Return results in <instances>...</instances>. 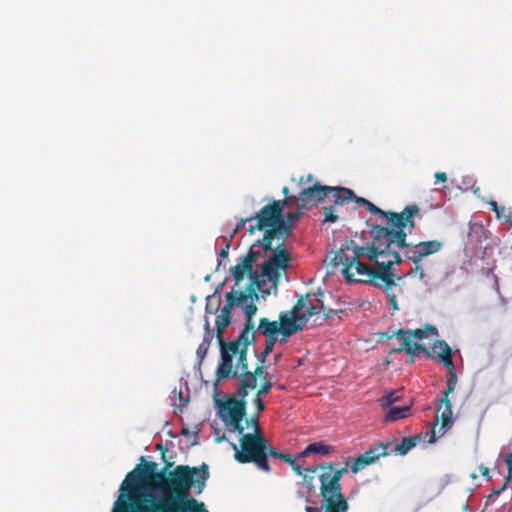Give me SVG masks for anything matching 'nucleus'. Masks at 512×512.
<instances>
[{"instance_id":"obj_55","label":"nucleus","mask_w":512,"mask_h":512,"mask_svg":"<svg viewBox=\"0 0 512 512\" xmlns=\"http://www.w3.org/2000/svg\"><path fill=\"white\" fill-rule=\"evenodd\" d=\"M305 510L306 512H321L318 508L311 506H306Z\"/></svg>"},{"instance_id":"obj_45","label":"nucleus","mask_w":512,"mask_h":512,"mask_svg":"<svg viewBox=\"0 0 512 512\" xmlns=\"http://www.w3.org/2000/svg\"><path fill=\"white\" fill-rule=\"evenodd\" d=\"M507 484H508V483H506V481H505L502 487H500L499 489H494V490L492 491V493L489 495V497H488V498L490 499V498H493V497H497V496H499V495L501 494V492H502V491H504V490L506 489Z\"/></svg>"},{"instance_id":"obj_16","label":"nucleus","mask_w":512,"mask_h":512,"mask_svg":"<svg viewBox=\"0 0 512 512\" xmlns=\"http://www.w3.org/2000/svg\"><path fill=\"white\" fill-rule=\"evenodd\" d=\"M327 190L328 186H323L315 182L310 186H304L302 188L298 194V200L308 208V206L316 205L327 198Z\"/></svg>"},{"instance_id":"obj_22","label":"nucleus","mask_w":512,"mask_h":512,"mask_svg":"<svg viewBox=\"0 0 512 512\" xmlns=\"http://www.w3.org/2000/svg\"><path fill=\"white\" fill-rule=\"evenodd\" d=\"M334 451V447L324 442H314L306 446V448L301 452L302 457L309 456L311 454H320V455H328Z\"/></svg>"},{"instance_id":"obj_5","label":"nucleus","mask_w":512,"mask_h":512,"mask_svg":"<svg viewBox=\"0 0 512 512\" xmlns=\"http://www.w3.org/2000/svg\"><path fill=\"white\" fill-rule=\"evenodd\" d=\"M240 435L239 445L230 442L234 451V458L237 462L246 464L254 463L256 467L264 472H270L271 468L265 458L266 438L262 433H244Z\"/></svg>"},{"instance_id":"obj_3","label":"nucleus","mask_w":512,"mask_h":512,"mask_svg":"<svg viewBox=\"0 0 512 512\" xmlns=\"http://www.w3.org/2000/svg\"><path fill=\"white\" fill-rule=\"evenodd\" d=\"M261 257V252L255 251L252 248L247 254L242 256L239 263L232 268V274L236 284L244 279V276L248 274L251 277L252 286L256 285V288L262 293H269L268 290H264L266 284L265 280L260 279L266 277L271 282L272 288L276 289L280 280L281 274L287 270L292 261V257L285 244L279 243L273 250V254L269 257L261 266V273L258 275L257 272L253 273V263ZM254 289V287H252Z\"/></svg>"},{"instance_id":"obj_43","label":"nucleus","mask_w":512,"mask_h":512,"mask_svg":"<svg viewBox=\"0 0 512 512\" xmlns=\"http://www.w3.org/2000/svg\"><path fill=\"white\" fill-rule=\"evenodd\" d=\"M282 207L285 205V206H292L295 202H298L299 203V200H298V196H294V195H291V196H287L286 199L282 200Z\"/></svg>"},{"instance_id":"obj_39","label":"nucleus","mask_w":512,"mask_h":512,"mask_svg":"<svg viewBox=\"0 0 512 512\" xmlns=\"http://www.w3.org/2000/svg\"><path fill=\"white\" fill-rule=\"evenodd\" d=\"M436 428H437V423H436V422H434V423H432V424H431V428H430V430L426 433V435H429V439H428V441H427V442H428V443H430V444L434 443V442L436 441V439H437V436H436V434H437Z\"/></svg>"},{"instance_id":"obj_58","label":"nucleus","mask_w":512,"mask_h":512,"mask_svg":"<svg viewBox=\"0 0 512 512\" xmlns=\"http://www.w3.org/2000/svg\"><path fill=\"white\" fill-rule=\"evenodd\" d=\"M282 193H283L285 196H288V193H289V189H288V187H284V188L282 189Z\"/></svg>"},{"instance_id":"obj_28","label":"nucleus","mask_w":512,"mask_h":512,"mask_svg":"<svg viewBox=\"0 0 512 512\" xmlns=\"http://www.w3.org/2000/svg\"><path fill=\"white\" fill-rule=\"evenodd\" d=\"M277 341H278V338H274V337L266 339L265 347H264L263 352L261 353V358H260L261 365L265 362L267 356L270 353H272Z\"/></svg>"},{"instance_id":"obj_41","label":"nucleus","mask_w":512,"mask_h":512,"mask_svg":"<svg viewBox=\"0 0 512 512\" xmlns=\"http://www.w3.org/2000/svg\"><path fill=\"white\" fill-rule=\"evenodd\" d=\"M321 311H323L324 317L326 320L334 317L337 314V311L331 308H326L321 302Z\"/></svg>"},{"instance_id":"obj_2","label":"nucleus","mask_w":512,"mask_h":512,"mask_svg":"<svg viewBox=\"0 0 512 512\" xmlns=\"http://www.w3.org/2000/svg\"><path fill=\"white\" fill-rule=\"evenodd\" d=\"M407 227H385L373 225L372 240L358 245L354 240L346 241L335 253L334 265H342L347 282L369 283L390 291L395 283L394 264H401L402 257L396 248L403 250L407 239Z\"/></svg>"},{"instance_id":"obj_10","label":"nucleus","mask_w":512,"mask_h":512,"mask_svg":"<svg viewBox=\"0 0 512 512\" xmlns=\"http://www.w3.org/2000/svg\"><path fill=\"white\" fill-rule=\"evenodd\" d=\"M247 403L244 398H228L219 405V415L230 431L242 434L244 427L242 421L246 416Z\"/></svg>"},{"instance_id":"obj_57","label":"nucleus","mask_w":512,"mask_h":512,"mask_svg":"<svg viewBox=\"0 0 512 512\" xmlns=\"http://www.w3.org/2000/svg\"><path fill=\"white\" fill-rule=\"evenodd\" d=\"M290 336H281L279 342L280 343H286L287 342V339L289 338Z\"/></svg>"},{"instance_id":"obj_40","label":"nucleus","mask_w":512,"mask_h":512,"mask_svg":"<svg viewBox=\"0 0 512 512\" xmlns=\"http://www.w3.org/2000/svg\"><path fill=\"white\" fill-rule=\"evenodd\" d=\"M387 298H388V303L390 304L392 310L393 311L399 310L396 295L394 293H388Z\"/></svg>"},{"instance_id":"obj_31","label":"nucleus","mask_w":512,"mask_h":512,"mask_svg":"<svg viewBox=\"0 0 512 512\" xmlns=\"http://www.w3.org/2000/svg\"><path fill=\"white\" fill-rule=\"evenodd\" d=\"M320 311H321V305L320 306L310 305L309 307H307V309L301 315V320L303 321V324L305 325V323L309 320V318L318 314Z\"/></svg>"},{"instance_id":"obj_37","label":"nucleus","mask_w":512,"mask_h":512,"mask_svg":"<svg viewBox=\"0 0 512 512\" xmlns=\"http://www.w3.org/2000/svg\"><path fill=\"white\" fill-rule=\"evenodd\" d=\"M505 463L508 468V475L506 478V483H509L512 479V452L506 455L505 457Z\"/></svg>"},{"instance_id":"obj_9","label":"nucleus","mask_w":512,"mask_h":512,"mask_svg":"<svg viewBox=\"0 0 512 512\" xmlns=\"http://www.w3.org/2000/svg\"><path fill=\"white\" fill-rule=\"evenodd\" d=\"M247 290V293L243 291H231L225 294L226 304L221 309L220 314L217 315L215 321L216 334L220 347L227 343L223 340V332L225 328H227L231 323L230 314L233 307L246 303L248 298H251L252 300L258 299V294L256 293L255 289L252 288V284L248 285Z\"/></svg>"},{"instance_id":"obj_38","label":"nucleus","mask_w":512,"mask_h":512,"mask_svg":"<svg viewBox=\"0 0 512 512\" xmlns=\"http://www.w3.org/2000/svg\"><path fill=\"white\" fill-rule=\"evenodd\" d=\"M261 396H262L261 394L256 393V395L253 399V404L255 405L256 411L258 413L264 411V409H265V404H264Z\"/></svg>"},{"instance_id":"obj_63","label":"nucleus","mask_w":512,"mask_h":512,"mask_svg":"<svg viewBox=\"0 0 512 512\" xmlns=\"http://www.w3.org/2000/svg\"><path fill=\"white\" fill-rule=\"evenodd\" d=\"M172 465H173V463H168V462H166V467H170V466H172Z\"/></svg>"},{"instance_id":"obj_27","label":"nucleus","mask_w":512,"mask_h":512,"mask_svg":"<svg viewBox=\"0 0 512 512\" xmlns=\"http://www.w3.org/2000/svg\"><path fill=\"white\" fill-rule=\"evenodd\" d=\"M268 457H272V458H275V459H280V460H282L284 462L290 461V454L282 453L278 449L268 445V443L266 442V445H265V458L268 460Z\"/></svg>"},{"instance_id":"obj_50","label":"nucleus","mask_w":512,"mask_h":512,"mask_svg":"<svg viewBox=\"0 0 512 512\" xmlns=\"http://www.w3.org/2000/svg\"><path fill=\"white\" fill-rule=\"evenodd\" d=\"M505 212H506L505 207H504V206H500V205H499L498 209H497L494 213H495L496 217H497L498 219H500V218H502V217H503V215H504V213H505Z\"/></svg>"},{"instance_id":"obj_4","label":"nucleus","mask_w":512,"mask_h":512,"mask_svg":"<svg viewBox=\"0 0 512 512\" xmlns=\"http://www.w3.org/2000/svg\"><path fill=\"white\" fill-rule=\"evenodd\" d=\"M252 218L256 223L249 225V234H253L256 230H264L262 239L256 240L253 246L262 247L265 253L274 250L272 244L275 238L280 236L281 243L284 244L283 240L291 234L292 226L283 218V207L280 201L264 206Z\"/></svg>"},{"instance_id":"obj_33","label":"nucleus","mask_w":512,"mask_h":512,"mask_svg":"<svg viewBox=\"0 0 512 512\" xmlns=\"http://www.w3.org/2000/svg\"><path fill=\"white\" fill-rule=\"evenodd\" d=\"M324 220L323 222H335L338 219L334 209L332 207H323Z\"/></svg>"},{"instance_id":"obj_8","label":"nucleus","mask_w":512,"mask_h":512,"mask_svg":"<svg viewBox=\"0 0 512 512\" xmlns=\"http://www.w3.org/2000/svg\"><path fill=\"white\" fill-rule=\"evenodd\" d=\"M437 334V328L432 325H426L424 329L396 330L390 336H388V338L397 337L401 340V344L399 347L393 348L391 350V354L405 351L409 356H411V363H413L414 355L416 352H422L426 355H430V351L423 345L414 343L412 339L414 338L416 340H423L428 336H436Z\"/></svg>"},{"instance_id":"obj_42","label":"nucleus","mask_w":512,"mask_h":512,"mask_svg":"<svg viewBox=\"0 0 512 512\" xmlns=\"http://www.w3.org/2000/svg\"><path fill=\"white\" fill-rule=\"evenodd\" d=\"M418 274L421 279L424 278L425 274L421 266L419 264L415 265V267L411 268L407 275L412 276Z\"/></svg>"},{"instance_id":"obj_29","label":"nucleus","mask_w":512,"mask_h":512,"mask_svg":"<svg viewBox=\"0 0 512 512\" xmlns=\"http://www.w3.org/2000/svg\"><path fill=\"white\" fill-rule=\"evenodd\" d=\"M286 462L290 464L291 468L293 469V471L296 474L303 476L304 478H306V474L304 472H315L317 470V467L303 469L300 465H298L296 463L295 459H293L291 455H290V461H286Z\"/></svg>"},{"instance_id":"obj_20","label":"nucleus","mask_w":512,"mask_h":512,"mask_svg":"<svg viewBox=\"0 0 512 512\" xmlns=\"http://www.w3.org/2000/svg\"><path fill=\"white\" fill-rule=\"evenodd\" d=\"M279 321H270L268 318H261L259 320L258 330L266 338H278L281 335V329H279Z\"/></svg>"},{"instance_id":"obj_24","label":"nucleus","mask_w":512,"mask_h":512,"mask_svg":"<svg viewBox=\"0 0 512 512\" xmlns=\"http://www.w3.org/2000/svg\"><path fill=\"white\" fill-rule=\"evenodd\" d=\"M410 411V406L403 407H391L384 417L385 422L396 421L399 419H403L408 416Z\"/></svg>"},{"instance_id":"obj_47","label":"nucleus","mask_w":512,"mask_h":512,"mask_svg":"<svg viewBox=\"0 0 512 512\" xmlns=\"http://www.w3.org/2000/svg\"><path fill=\"white\" fill-rule=\"evenodd\" d=\"M214 436H215V441H216L217 443H221V442H223V441L228 440V439H227V437H226V435H225V433H222V434L220 435V431H215V432H214Z\"/></svg>"},{"instance_id":"obj_21","label":"nucleus","mask_w":512,"mask_h":512,"mask_svg":"<svg viewBox=\"0 0 512 512\" xmlns=\"http://www.w3.org/2000/svg\"><path fill=\"white\" fill-rule=\"evenodd\" d=\"M332 195L333 202L337 205L343 204L348 200L353 199L354 192L351 189L344 187H330L328 186L327 197Z\"/></svg>"},{"instance_id":"obj_59","label":"nucleus","mask_w":512,"mask_h":512,"mask_svg":"<svg viewBox=\"0 0 512 512\" xmlns=\"http://www.w3.org/2000/svg\"><path fill=\"white\" fill-rule=\"evenodd\" d=\"M182 434L187 435L188 434V430L187 429H183L182 430Z\"/></svg>"},{"instance_id":"obj_46","label":"nucleus","mask_w":512,"mask_h":512,"mask_svg":"<svg viewBox=\"0 0 512 512\" xmlns=\"http://www.w3.org/2000/svg\"><path fill=\"white\" fill-rule=\"evenodd\" d=\"M504 221L507 224L512 225V208H508L503 215Z\"/></svg>"},{"instance_id":"obj_35","label":"nucleus","mask_w":512,"mask_h":512,"mask_svg":"<svg viewBox=\"0 0 512 512\" xmlns=\"http://www.w3.org/2000/svg\"><path fill=\"white\" fill-rule=\"evenodd\" d=\"M247 427L252 428V433H262L258 421V416H253L250 419L246 420Z\"/></svg>"},{"instance_id":"obj_56","label":"nucleus","mask_w":512,"mask_h":512,"mask_svg":"<svg viewBox=\"0 0 512 512\" xmlns=\"http://www.w3.org/2000/svg\"><path fill=\"white\" fill-rule=\"evenodd\" d=\"M211 300H212V297H208V298H207V301H208V302H207V304H206V311H207V312H210V313H212V311H210V310H209V306H210V302H211Z\"/></svg>"},{"instance_id":"obj_17","label":"nucleus","mask_w":512,"mask_h":512,"mask_svg":"<svg viewBox=\"0 0 512 512\" xmlns=\"http://www.w3.org/2000/svg\"><path fill=\"white\" fill-rule=\"evenodd\" d=\"M264 373V368L261 364H259L254 372L243 371L238 372V375L241 376L239 388L237 390V394L244 398L248 395V389H254L257 385V376H261Z\"/></svg>"},{"instance_id":"obj_7","label":"nucleus","mask_w":512,"mask_h":512,"mask_svg":"<svg viewBox=\"0 0 512 512\" xmlns=\"http://www.w3.org/2000/svg\"><path fill=\"white\" fill-rule=\"evenodd\" d=\"M229 344L230 341L220 347L221 362L216 372L218 381L237 376L238 372L248 371L247 350L250 344L239 341L234 350Z\"/></svg>"},{"instance_id":"obj_34","label":"nucleus","mask_w":512,"mask_h":512,"mask_svg":"<svg viewBox=\"0 0 512 512\" xmlns=\"http://www.w3.org/2000/svg\"><path fill=\"white\" fill-rule=\"evenodd\" d=\"M307 209L304 204L298 203L297 210L295 212H290L287 214V220L290 222H293L295 220H298L301 214L303 213V210Z\"/></svg>"},{"instance_id":"obj_26","label":"nucleus","mask_w":512,"mask_h":512,"mask_svg":"<svg viewBox=\"0 0 512 512\" xmlns=\"http://www.w3.org/2000/svg\"><path fill=\"white\" fill-rule=\"evenodd\" d=\"M205 327H206L207 333H206L202 343L198 346L197 351H196L197 356L201 360L205 357V355H206V353L208 351V348L210 346L211 339H212V337L210 335L209 322L208 321L206 322Z\"/></svg>"},{"instance_id":"obj_62","label":"nucleus","mask_w":512,"mask_h":512,"mask_svg":"<svg viewBox=\"0 0 512 512\" xmlns=\"http://www.w3.org/2000/svg\"><path fill=\"white\" fill-rule=\"evenodd\" d=\"M157 449L161 450L162 449V444H158L157 445Z\"/></svg>"},{"instance_id":"obj_48","label":"nucleus","mask_w":512,"mask_h":512,"mask_svg":"<svg viewBox=\"0 0 512 512\" xmlns=\"http://www.w3.org/2000/svg\"><path fill=\"white\" fill-rule=\"evenodd\" d=\"M435 178L439 182H445L447 180V175L445 172H436Z\"/></svg>"},{"instance_id":"obj_6","label":"nucleus","mask_w":512,"mask_h":512,"mask_svg":"<svg viewBox=\"0 0 512 512\" xmlns=\"http://www.w3.org/2000/svg\"><path fill=\"white\" fill-rule=\"evenodd\" d=\"M320 468L326 469L319 476L320 495L325 500L324 512H346L348 504L341 493L340 480L342 475L347 472V469L335 470L332 463L320 466Z\"/></svg>"},{"instance_id":"obj_49","label":"nucleus","mask_w":512,"mask_h":512,"mask_svg":"<svg viewBox=\"0 0 512 512\" xmlns=\"http://www.w3.org/2000/svg\"><path fill=\"white\" fill-rule=\"evenodd\" d=\"M482 476L486 477L488 480L491 479L490 475H489V468H487L486 466L484 465H481L480 468H479Z\"/></svg>"},{"instance_id":"obj_52","label":"nucleus","mask_w":512,"mask_h":512,"mask_svg":"<svg viewBox=\"0 0 512 512\" xmlns=\"http://www.w3.org/2000/svg\"><path fill=\"white\" fill-rule=\"evenodd\" d=\"M229 248H230V245L226 244V246L221 249V251L219 253L220 258H226L228 256Z\"/></svg>"},{"instance_id":"obj_15","label":"nucleus","mask_w":512,"mask_h":512,"mask_svg":"<svg viewBox=\"0 0 512 512\" xmlns=\"http://www.w3.org/2000/svg\"><path fill=\"white\" fill-rule=\"evenodd\" d=\"M244 312H245V316H246L244 328L242 329L239 336L235 340L230 341V344H229L231 346V349H233V350L235 349L236 344L239 341H245L246 344H251L255 340L253 317L257 312L256 304L253 301L251 303L247 304L244 308Z\"/></svg>"},{"instance_id":"obj_64","label":"nucleus","mask_w":512,"mask_h":512,"mask_svg":"<svg viewBox=\"0 0 512 512\" xmlns=\"http://www.w3.org/2000/svg\"><path fill=\"white\" fill-rule=\"evenodd\" d=\"M140 460H141V462H145V458L143 456L141 457Z\"/></svg>"},{"instance_id":"obj_13","label":"nucleus","mask_w":512,"mask_h":512,"mask_svg":"<svg viewBox=\"0 0 512 512\" xmlns=\"http://www.w3.org/2000/svg\"><path fill=\"white\" fill-rule=\"evenodd\" d=\"M442 246V242L438 240L423 241L417 244L408 243L405 240L403 254L414 265H417L421 262L422 258L440 251Z\"/></svg>"},{"instance_id":"obj_14","label":"nucleus","mask_w":512,"mask_h":512,"mask_svg":"<svg viewBox=\"0 0 512 512\" xmlns=\"http://www.w3.org/2000/svg\"><path fill=\"white\" fill-rule=\"evenodd\" d=\"M390 442H380L373 445L370 449H368L363 454H360L353 464L351 465V471L353 473H357L362 470L367 465L373 464L380 457H384L389 455L390 453Z\"/></svg>"},{"instance_id":"obj_54","label":"nucleus","mask_w":512,"mask_h":512,"mask_svg":"<svg viewBox=\"0 0 512 512\" xmlns=\"http://www.w3.org/2000/svg\"><path fill=\"white\" fill-rule=\"evenodd\" d=\"M353 199L357 202V203H361L362 205H365V202H368L367 199L365 198H362V197H358L354 194V197Z\"/></svg>"},{"instance_id":"obj_12","label":"nucleus","mask_w":512,"mask_h":512,"mask_svg":"<svg viewBox=\"0 0 512 512\" xmlns=\"http://www.w3.org/2000/svg\"><path fill=\"white\" fill-rule=\"evenodd\" d=\"M432 350L437 352L438 360L442 362L444 366L449 370L447 388L443 392V396L449 397L457 384V374L453 363V350L444 340H437L434 343Z\"/></svg>"},{"instance_id":"obj_60","label":"nucleus","mask_w":512,"mask_h":512,"mask_svg":"<svg viewBox=\"0 0 512 512\" xmlns=\"http://www.w3.org/2000/svg\"><path fill=\"white\" fill-rule=\"evenodd\" d=\"M479 190H480V187H476V188L474 189V193H475V194H476V193H478V191H479Z\"/></svg>"},{"instance_id":"obj_36","label":"nucleus","mask_w":512,"mask_h":512,"mask_svg":"<svg viewBox=\"0 0 512 512\" xmlns=\"http://www.w3.org/2000/svg\"><path fill=\"white\" fill-rule=\"evenodd\" d=\"M253 221V218L252 216L250 217H246V218H241L238 223L236 224L234 230H233V233L231 235V237H233L238 231H240L242 228L245 227L246 223H250Z\"/></svg>"},{"instance_id":"obj_32","label":"nucleus","mask_w":512,"mask_h":512,"mask_svg":"<svg viewBox=\"0 0 512 512\" xmlns=\"http://www.w3.org/2000/svg\"><path fill=\"white\" fill-rule=\"evenodd\" d=\"M268 376H269L268 372H264L263 375H261L262 384H261L259 390L257 391L258 394L266 395L272 388V382L268 378Z\"/></svg>"},{"instance_id":"obj_44","label":"nucleus","mask_w":512,"mask_h":512,"mask_svg":"<svg viewBox=\"0 0 512 512\" xmlns=\"http://www.w3.org/2000/svg\"><path fill=\"white\" fill-rule=\"evenodd\" d=\"M177 398L179 400V403L174 402V405L178 406L180 409H182L183 407L186 406V404L188 402V398L184 399L181 391L177 394Z\"/></svg>"},{"instance_id":"obj_25","label":"nucleus","mask_w":512,"mask_h":512,"mask_svg":"<svg viewBox=\"0 0 512 512\" xmlns=\"http://www.w3.org/2000/svg\"><path fill=\"white\" fill-rule=\"evenodd\" d=\"M402 398L401 391L395 390L391 391L385 396L381 397L379 399L380 405L383 409H386L387 407L391 406L393 403L400 401Z\"/></svg>"},{"instance_id":"obj_23","label":"nucleus","mask_w":512,"mask_h":512,"mask_svg":"<svg viewBox=\"0 0 512 512\" xmlns=\"http://www.w3.org/2000/svg\"><path fill=\"white\" fill-rule=\"evenodd\" d=\"M422 439L421 434L414 435L412 437L403 438L401 443L396 444L394 447V452L397 455H405L407 454L413 447L417 445L418 442Z\"/></svg>"},{"instance_id":"obj_61","label":"nucleus","mask_w":512,"mask_h":512,"mask_svg":"<svg viewBox=\"0 0 512 512\" xmlns=\"http://www.w3.org/2000/svg\"><path fill=\"white\" fill-rule=\"evenodd\" d=\"M403 278H404V276H398V277H397V280H398V281H401V280H403Z\"/></svg>"},{"instance_id":"obj_53","label":"nucleus","mask_w":512,"mask_h":512,"mask_svg":"<svg viewBox=\"0 0 512 512\" xmlns=\"http://www.w3.org/2000/svg\"><path fill=\"white\" fill-rule=\"evenodd\" d=\"M489 205H490V210L493 212H495L499 207L498 203L494 200H490Z\"/></svg>"},{"instance_id":"obj_19","label":"nucleus","mask_w":512,"mask_h":512,"mask_svg":"<svg viewBox=\"0 0 512 512\" xmlns=\"http://www.w3.org/2000/svg\"><path fill=\"white\" fill-rule=\"evenodd\" d=\"M437 412L440 413L441 427L438 430L440 436L444 435L452 425L453 411L449 397L443 396L438 404Z\"/></svg>"},{"instance_id":"obj_51","label":"nucleus","mask_w":512,"mask_h":512,"mask_svg":"<svg viewBox=\"0 0 512 512\" xmlns=\"http://www.w3.org/2000/svg\"><path fill=\"white\" fill-rule=\"evenodd\" d=\"M313 182V176L311 174L307 175L306 179L304 177L300 178L299 185H305V183H312Z\"/></svg>"},{"instance_id":"obj_30","label":"nucleus","mask_w":512,"mask_h":512,"mask_svg":"<svg viewBox=\"0 0 512 512\" xmlns=\"http://www.w3.org/2000/svg\"><path fill=\"white\" fill-rule=\"evenodd\" d=\"M305 306V301H304V297L301 295L296 304L291 308L290 311H287L289 315L291 316H294L295 318H301V315L302 313L301 310L304 308Z\"/></svg>"},{"instance_id":"obj_18","label":"nucleus","mask_w":512,"mask_h":512,"mask_svg":"<svg viewBox=\"0 0 512 512\" xmlns=\"http://www.w3.org/2000/svg\"><path fill=\"white\" fill-rule=\"evenodd\" d=\"M278 321L280 323L281 336H292L302 331L305 327L301 318H295L284 311L280 312Z\"/></svg>"},{"instance_id":"obj_11","label":"nucleus","mask_w":512,"mask_h":512,"mask_svg":"<svg viewBox=\"0 0 512 512\" xmlns=\"http://www.w3.org/2000/svg\"><path fill=\"white\" fill-rule=\"evenodd\" d=\"M364 206L370 213L378 214L385 218L389 226L395 228L408 227L409 233L414 229V218L420 211L417 204L408 205L401 212L383 211L370 201L365 202Z\"/></svg>"},{"instance_id":"obj_1","label":"nucleus","mask_w":512,"mask_h":512,"mask_svg":"<svg viewBox=\"0 0 512 512\" xmlns=\"http://www.w3.org/2000/svg\"><path fill=\"white\" fill-rule=\"evenodd\" d=\"M209 467L178 465L166 473L157 463L138 464L122 482L121 494L111 512H208L204 503L190 496L191 488L203 492Z\"/></svg>"}]
</instances>
